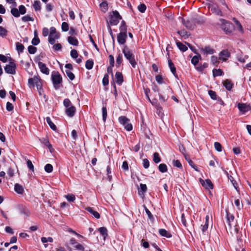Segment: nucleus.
<instances>
[{
  "instance_id": "f257e3e1",
  "label": "nucleus",
  "mask_w": 251,
  "mask_h": 251,
  "mask_svg": "<svg viewBox=\"0 0 251 251\" xmlns=\"http://www.w3.org/2000/svg\"><path fill=\"white\" fill-rule=\"evenodd\" d=\"M28 85L30 88H33L36 85L39 95L43 96L45 98L46 95L42 87V80L39 75H34L33 77L29 78L28 80Z\"/></svg>"
},
{
  "instance_id": "f03ea898",
  "label": "nucleus",
  "mask_w": 251,
  "mask_h": 251,
  "mask_svg": "<svg viewBox=\"0 0 251 251\" xmlns=\"http://www.w3.org/2000/svg\"><path fill=\"white\" fill-rule=\"evenodd\" d=\"M122 52L125 57L129 62L132 67L135 68L137 65V62L135 60V55L132 50L128 48L127 46L125 45L122 50Z\"/></svg>"
},
{
  "instance_id": "7ed1b4c3",
  "label": "nucleus",
  "mask_w": 251,
  "mask_h": 251,
  "mask_svg": "<svg viewBox=\"0 0 251 251\" xmlns=\"http://www.w3.org/2000/svg\"><path fill=\"white\" fill-rule=\"evenodd\" d=\"M221 27L222 30L225 32V33L227 35H230L233 29H234V25H233L225 20H221Z\"/></svg>"
},
{
  "instance_id": "20e7f679",
  "label": "nucleus",
  "mask_w": 251,
  "mask_h": 251,
  "mask_svg": "<svg viewBox=\"0 0 251 251\" xmlns=\"http://www.w3.org/2000/svg\"><path fill=\"white\" fill-rule=\"evenodd\" d=\"M51 80L54 88L57 90L59 89V84L62 83V78L58 72L53 71L51 74Z\"/></svg>"
},
{
  "instance_id": "39448f33",
  "label": "nucleus",
  "mask_w": 251,
  "mask_h": 251,
  "mask_svg": "<svg viewBox=\"0 0 251 251\" xmlns=\"http://www.w3.org/2000/svg\"><path fill=\"white\" fill-rule=\"evenodd\" d=\"M182 22L184 25L189 29H192L194 28L196 22L192 18L187 17L186 19L180 17Z\"/></svg>"
},
{
  "instance_id": "423d86ee",
  "label": "nucleus",
  "mask_w": 251,
  "mask_h": 251,
  "mask_svg": "<svg viewBox=\"0 0 251 251\" xmlns=\"http://www.w3.org/2000/svg\"><path fill=\"white\" fill-rule=\"evenodd\" d=\"M119 123L122 124L125 128L127 131H131L132 129V126L129 123V120L125 116H120L118 118Z\"/></svg>"
},
{
  "instance_id": "0eeeda50",
  "label": "nucleus",
  "mask_w": 251,
  "mask_h": 251,
  "mask_svg": "<svg viewBox=\"0 0 251 251\" xmlns=\"http://www.w3.org/2000/svg\"><path fill=\"white\" fill-rule=\"evenodd\" d=\"M26 9L23 5L19 7V9L16 8H13L11 10V13L13 16H20V14L24 15L26 13Z\"/></svg>"
},
{
  "instance_id": "6e6552de",
  "label": "nucleus",
  "mask_w": 251,
  "mask_h": 251,
  "mask_svg": "<svg viewBox=\"0 0 251 251\" xmlns=\"http://www.w3.org/2000/svg\"><path fill=\"white\" fill-rule=\"evenodd\" d=\"M16 64L13 61H11L9 64L4 67L5 72L9 74L14 75L16 73Z\"/></svg>"
},
{
  "instance_id": "1a4fd4ad",
  "label": "nucleus",
  "mask_w": 251,
  "mask_h": 251,
  "mask_svg": "<svg viewBox=\"0 0 251 251\" xmlns=\"http://www.w3.org/2000/svg\"><path fill=\"white\" fill-rule=\"evenodd\" d=\"M172 93V90L169 87H167L164 92V94H159V100L163 102L166 101L169 98V94Z\"/></svg>"
},
{
  "instance_id": "9d476101",
  "label": "nucleus",
  "mask_w": 251,
  "mask_h": 251,
  "mask_svg": "<svg viewBox=\"0 0 251 251\" xmlns=\"http://www.w3.org/2000/svg\"><path fill=\"white\" fill-rule=\"evenodd\" d=\"M238 108L240 111L244 114L251 110V107L247 103H239L238 104Z\"/></svg>"
},
{
  "instance_id": "9b49d317",
  "label": "nucleus",
  "mask_w": 251,
  "mask_h": 251,
  "mask_svg": "<svg viewBox=\"0 0 251 251\" xmlns=\"http://www.w3.org/2000/svg\"><path fill=\"white\" fill-rule=\"evenodd\" d=\"M219 59L226 61L230 56V52L227 50H223L219 53Z\"/></svg>"
},
{
  "instance_id": "f8f14e48",
  "label": "nucleus",
  "mask_w": 251,
  "mask_h": 251,
  "mask_svg": "<svg viewBox=\"0 0 251 251\" xmlns=\"http://www.w3.org/2000/svg\"><path fill=\"white\" fill-rule=\"evenodd\" d=\"M127 38V33L120 32L117 35V41L120 44L124 45Z\"/></svg>"
},
{
  "instance_id": "ddd939ff",
  "label": "nucleus",
  "mask_w": 251,
  "mask_h": 251,
  "mask_svg": "<svg viewBox=\"0 0 251 251\" xmlns=\"http://www.w3.org/2000/svg\"><path fill=\"white\" fill-rule=\"evenodd\" d=\"M200 50L204 54H212L215 52V50L209 46L205 47H201Z\"/></svg>"
},
{
  "instance_id": "4468645a",
  "label": "nucleus",
  "mask_w": 251,
  "mask_h": 251,
  "mask_svg": "<svg viewBox=\"0 0 251 251\" xmlns=\"http://www.w3.org/2000/svg\"><path fill=\"white\" fill-rule=\"evenodd\" d=\"M201 184L205 188L207 189H212L213 188V185L209 179L203 180L201 179H200Z\"/></svg>"
},
{
  "instance_id": "2eb2a0df",
  "label": "nucleus",
  "mask_w": 251,
  "mask_h": 251,
  "mask_svg": "<svg viewBox=\"0 0 251 251\" xmlns=\"http://www.w3.org/2000/svg\"><path fill=\"white\" fill-rule=\"evenodd\" d=\"M38 64L41 72L44 74L48 75L50 73V70L47 67L46 64L42 62H39Z\"/></svg>"
},
{
  "instance_id": "dca6fc26",
  "label": "nucleus",
  "mask_w": 251,
  "mask_h": 251,
  "mask_svg": "<svg viewBox=\"0 0 251 251\" xmlns=\"http://www.w3.org/2000/svg\"><path fill=\"white\" fill-rule=\"evenodd\" d=\"M115 79L116 82L119 85H121L124 81L123 75L122 73L117 72L115 74Z\"/></svg>"
},
{
  "instance_id": "f3484780",
  "label": "nucleus",
  "mask_w": 251,
  "mask_h": 251,
  "mask_svg": "<svg viewBox=\"0 0 251 251\" xmlns=\"http://www.w3.org/2000/svg\"><path fill=\"white\" fill-rule=\"evenodd\" d=\"M122 17H110L109 22L107 20H106V21L108 24H110L111 25H116L119 23V20L122 19Z\"/></svg>"
},
{
  "instance_id": "a211bd4d",
  "label": "nucleus",
  "mask_w": 251,
  "mask_h": 251,
  "mask_svg": "<svg viewBox=\"0 0 251 251\" xmlns=\"http://www.w3.org/2000/svg\"><path fill=\"white\" fill-rule=\"evenodd\" d=\"M226 221L228 225L230 227L232 226V223L233 222L234 216L233 214H230L228 210H226Z\"/></svg>"
},
{
  "instance_id": "6ab92c4d",
  "label": "nucleus",
  "mask_w": 251,
  "mask_h": 251,
  "mask_svg": "<svg viewBox=\"0 0 251 251\" xmlns=\"http://www.w3.org/2000/svg\"><path fill=\"white\" fill-rule=\"evenodd\" d=\"M75 107L74 106H71L66 108V113L67 116L72 117L75 115Z\"/></svg>"
},
{
  "instance_id": "aec40b11",
  "label": "nucleus",
  "mask_w": 251,
  "mask_h": 251,
  "mask_svg": "<svg viewBox=\"0 0 251 251\" xmlns=\"http://www.w3.org/2000/svg\"><path fill=\"white\" fill-rule=\"evenodd\" d=\"M100 8L101 11L103 13H105L108 10V8L107 2L106 0L102 1L100 4Z\"/></svg>"
},
{
  "instance_id": "412c9836",
  "label": "nucleus",
  "mask_w": 251,
  "mask_h": 251,
  "mask_svg": "<svg viewBox=\"0 0 251 251\" xmlns=\"http://www.w3.org/2000/svg\"><path fill=\"white\" fill-rule=\"evenodd\" d=\"M85 209L88 212L92 214L96 218L99 219L100 218V214L98 212L95 211L92 207H87Z\"/></svg>"
},
{
  "instance_id": "4be33fe9",
  "label": "nucleus",
  "mask_w": 251,
  "mask_h": 251,
  "mask_svg": "<svg viewBox=\"0 0 251 251\" xmlns=\"http://www.w3.org/2000/svg\"><path fill=\"white\" fill-rule=\"evenodd\" d=\"M14 190L17 193L21 195H22L24 192L23 187L18 183L15 184Z\"/></svg>"
},
{
  "instance_id": "5701e85b",
  "label": "nucleus",
  "mask_w": 251,
  "mask_h": 251,
  "mask_svg": "<svg viewBox=\"0 0 251 251\" xmlns=\"http://www.w3.org/2000/svg\"><path fill=\"white\" fill-rule=\"evenodd\" d=\"M223 84L227 90L230 91L232 89L233 84L231 81L226 79L223 81Z\"/></svg>"
},
{
  "instance_id": "b1692460",
  "label": "nucleus",
  "mask_w": 251,
  "mask_h": 251,
  "mask_svg": "<svg viewBox=\"0 0 251 251\" xmlns=\"http://www.w3.org/2000/svg\"><path fill=\"white\" fill-rule=\"evenodd\" d=\"M68 41L70 44L72 45L73 46H77L78 44V41L77 39L75 37H68Z\"/></svg>"
},
{
  "instance_id": "393cba45",
  "label": "nucleus",
  "mask_w": 251,
  "mask_h": 251,
  "mask_svg": "<svg viewBox=\"0 0 251 251\" xmlns=\"http://www.w3.org/2000/svg\"><path fill=\"white\" fill-rule=\"evenodd\" d=\"M201 59V55L199 53L193 56L191 59V63L195 66L198 64L200 60Z\"/></svg>"
},
{
  "instance_id": "a878e982",
  "label": "nucleus",
  "mask_w": 251,
  "mask_h": 251,
  "mask_svg": "<svg viewBox=\"0 0 251 251\" xmlns=\"http://www.w3.org/2000/svg\"><path fill=\"white\" fill-rule=\"evenodd\" d=\"M159 233L162 236L166 237L167 238H170L172 237L171 234L165 229H160L159 230Z\"/></svg>"
},
{
  "instance_id": "bb28decb",
  "label": "nucleus",
  "mask_w": 251,
  "mask_h": 251,
  "mask_svg": "<svg viewBox=\"0 0 251 251\" xmlns=\"http://www.w3.org/2000/svg\"><path fill=\"white\" fill-rule=\"evenodd\" d=\"M168 65L170 67V69L173 73V74L175 76H176V68L174 64V63L172 62V61L169 59L168 60Z\"/></svg>"
},
{
  "instance_id": "cd10ccee",
  "label": "nucleus",
  "mask_w": 251,
  "mask_h": 251,
  "mask_svg": "<svg viewBox=\"0 0 251 251\" xmlns=\"http://www.w3.org/2000/svg\"><path fill=\"white\" fill-rule=\"evenodd\" d=\"M176 44L178 48L183 52L186 51L188 50V48L182 43L176 41Z\"/></svg>"
},
{
  "instance_id": "c85d7f7f",
  "label": "nucleus",
  "mask_w": 251,
  "mask_h": 251,
  "mask_svg": "<svg viewBox=\"0 0 251 251\" xmlns=\"http://www.w3.org/2000/svg\"><path fill=\"white\" fill-rule=\"evenodd\" d=\"M147 187L146 184H140V189L138 190V193L139 195H144V194L147 191Z\"/></svg>"
},
{
  "instance_id": "c756f323",
  "label": "nucleus",
  "mask_w": 251,
  "mask_h": 251,
  "mask_svg": "<svg viewBox=\"0 0 251 251\" xmlns=\"http://www.w3.org/2000/svg\"><path fill=\"white\" fill-rule=\"evenodd\" d=\"M177 33L182 38H184L185 39L187 38L190 35V34L188 32L184 30L178 31Z\"/></svg>"
},
{
  "instance_id": "7c9ffc66",
  "label": "nucleus",
  "mask_w": 251,
  "mask_h": 251,
  "mask_svg": "<svg viewBox=\"0 0 251 251\" xmlns=\"http://www.w3.org/2000/svg\"><path fill=\"white\" fill-rule=\"evenodd\" d=\"M119 29L120 30V32L127 33V26L125 21L123 20L122 21Z\"/></svg>"
},
{
  "instance_id": "2f4dec72",
  "label": "nucleus",
  "mask_w": 251,
  "mask_h": 251,
  "mask_svg": "<svg viewBox=\"0 0 251 251\" xmlns=\"http://www.w3.org/2000/svg\"><path fill=\"white\" fill-rule=\"evenodd\" d=\"M59 38V34H55L54 36L49 35V42L53 45L55 42V39H58Z\"/></svg>"
},
{
  "instance_id": "473e14b6",
  "label": "nucleus",
  "mask_w": 251,
  "mask_h": 251,
  "mask_svg": "<svg viewBox=\"0 0 251 251\" xmlns=\"http://www.w3.org/2000/svg\"><path fill=\"white\" fill-rule=\"evenodd\" d=\"M209 216L208 215L205 217V222L204 225H201V230L203 232H205L208 227Z\"/></svg>"
},
{
  "instance_id": "72a5a7b5",
  "label": "nucleus",
  "mask_w": 251,
  "mask_h": 251,
  "mask_svg": "<svg viewBox=\"0 0 251 251\" xmlns=\"http://www.w3.org/2000/svg\"><path fill=\"white\" fill-rule=\"evenodd\" d=\"M101 235L103 236L104 239L107 236V230L105 227H101L98 229Z\"/></svg>"
},
{
  "instance_id": "f704fd0d",
  "label": "nucleus",
  "mask_w": 251,
  "mask_h": 251,
  "mask_svg": "<svg viewBox=\"0 0 251 251\" xmlns=\"http://www.w3.org/2000/svg\"><path fill=\"white\" fill-rule=\"evenodd\" d=\"M46 121L48 125L50 126V127L53 130H56V126L51 121L50 118L49 117L46 118Z\"/></svg>"
},
{
  "instance_id": "c9c22d12",
  "label": "nucleus",
  "mask_w": 251,
  "mask_h": 251,
  "mask_svg": "<svg viewBox=\"0 0 251 251\" xmlns=\"http://www.w3.org/2000/svg\"><path fill=\"white\" fill-rule=\"evenodd\" d=\"M94 65V61L92 59H89L86 61L85 63V67L88 70H91L93 68Z\"/></svg>"
},
{
  "instance_id": "e433bc0d",
  "label": "nucleus",
  "mask_w": 251,
  "mask_h": 251,
  "mask_svg": "<svg viewBox=\"0 0 251 251\" xmlns=\"http://www.w3.org/2000/svg\"><path fill=\"white\" fill-rule=\"evenodd\" d=\"M16 50H17V51L19 53L23 52L24 50V49H25L24 46L22 44H21L19 42L16 43Z\"/></svg>"
},
{
  "instance_id": "4c0bfd02",
  "label": "nucleus",
  "mask_w": 251,
  "mask_h": 251,
  "mask_svg": "<svg viewBox=\"0 0 251 251\" xmlns=\"http://www.w3.org/2000/svg\"><path fill=\"white\" fill-rule=\"evenodd\" d=\"M35 11H40L41 10V2L39 0H37L34 1L33 5Z\"/></svg>"
},
{
  "instance_id": "58836bf2",
  "label": "nucleus",
  "mask_w": 251,
  "mask_h": 251,
  "mask_svg": "<svg viewBox=\"0 0 251 251\" xmlns=\"http://www.w3.org/2000/svg\"><path fill=\"white\" fill-rule=\"evenodd\" d=\"M212 72H213V75L214 77L221 76L223 74L222 70L220 69H214L213 70Z\"/></svg>"
},
{
  "instance_id": "ea45409f",
  "label": "nucleus",
  "mask_w": 251,
  "mask_h": 251,
  "mask_svg": "<svg viewBox=\"0 0 251 251\" xmlns=\"http://www.w3.org/2000/svg\"><path fill=\"white\" fill-rule=\"evenodd\" d=\"M158 169L161 173H165L168 170L167 167L165 164H160L158 166Z\"/></svg>"
},
{
  "instance_id": "a19ab883",
  "label": "nucleus",
  "mask_w": 251,
  "mask_h": 251,
  "mask_svg": "<svg viewBox=\"0 0 251 251\" xmlns=\"http://www.w3.org/2000/svg\"><path fill=\"white\" fill-rule=\"evenodd\" d=\"M65 72H66V74L67 76L69 77V78L71 80H73L74 79V78L75 77V75L72 72H71L70 70H66L65 71Z\"/></svg>"
},
{
  "instance_id": "79ce46f5",
  "label": "nucleus",
  "mask_w": 251,
  "mask_h": 251,
  "mask_svg": "<svg viewBox=\"0 0 251 251\" xmlns=\"http://www.w3.org/2000/svg\"><path fill=\"white\" fill-rule=\"evenodd\" d=\"M153 160L155 163H158L161 161L159 154L158 152H154L153 153Z\"/></svg>"
},
{
  "instance_id": "37998d69",
  "label": "nucleus",
  "mask_w": 251,
  "mask_h": 251,
  "mask_svg": "<svg viewBox=\"0 0 251 251\" xmlns=\"http://www.w3.org/2000/svg\"><path fill=\"white\" fill-rule=\"evenodd\" d=\"M138 10L141 13H144L147 9L146 5L144 3H140L137 7Z\"/></svg>"
},
{
  "instance_id": "c03bdc74",
  "label": "nucleus",
  "mask_w": 251,
  "mask_h": 251,
  "mask_svg": "<svg viewBox=\"0 0 251 251\" xmlns=\"http://www.w3.org/2000/svg\"><path fill=\"white\" fill-rule=\"evenodd\" d=\"M102 84L104 86H107L109 84V75L108 74H105L102 79Z\"/></svg>"
},
{
  "instance_id": "a18cd8bd",
  "label": "nucleus",
  "mask_w": 251,
  "mask_h": 251,
  "mask_svg": "<svg viewBox=\"0 0 251 251\" xmlns=\"http://www.w3.org/2000/svg\"><path fill=\"white\" fill-rule=\"evenodd\" d=\"M123 61V56L122 54L120 53L118 54V56L116 58V66L117 67H119L120 64L122 63Z\"/></svg>"
},
{
  "instance_id": "49530a36",
  "label": "nucleus",
  "mask_w": 251,
  "mask_h": 251,
  "mask_svg": "<svg viewBox=\"0 0 251 251\" xmlns=\"http://www.w3.org/2000/svg\"><path fill=\"white\" fill-rule=\"evenodd\" d=\"M53 170V166L50 164H47L45 166V171L48 173H51Z\"/></svg>"
},
{
  "instance_id": "de8ad7c7",
  "label": "nucleus",
  "mask_w": 251,
  "mask_h": 251,
  "mask_svg": "<svg viewBox=\"0 0 251 251\" xmlns=\"http://www.w3.org/2000/svg\"><path fill=\"white\" fill-rule=\"evenodd\" d=\"M37 51V48L33 46H29L28 47V51L30 54H34L36 53Z\"/></svg>"
},
{
  "instance_id": "09e8293b",
  "label": "nucleus",
  "mask_w": 251,
  "mask_h": 251,
  "mask_svg": "<svg viewBox=\"0 0 251 251\" xmlns=\"http://www.w3.org/2000/svg\"><path fill=\"white\" fill-rule=\"evenodd\" d=\"M208 94L212 100H216L218 99L216 93L215 91L209 90Z\"/></svg>"
},
{
  "instance_id": "8fccbe9b",
  "label": "nucleus",
  "mask_w": 251,
  "mask_h": 251,
  "mask_svg": "<svg viewBox=\"0 0 251 251\" xmlns=\"http://www.w3.org/2000/svg\"><path fill=\"white\" fill-rule=\"evenodd\" d=\"M102 120L104 122H105L107 118V109L105 106H103L102 108Z\"/></svg>"
},
{
  "instance_id": "3c124183",
  "label": "nucleus",
  "mask_w": 251,
  "mask_h": 251,
  "mask_svg": "<svg viewBox=\"0 0 251 251\" xmlns=\"http://www.w3.org/2000/svg\"><path fill=\"white\" fill-rule=\"evenodd\" d=\"M40 43V39L37 35H35L34 37L32 39L31 43L34 46L38 45Z\"/></svg>"
},
{
  "instance_id": "603ef678",
  "label": "nucleus",
  "mask_w": 251,
  "mask_h": 251,
  "mask_svg": "<svg viewBox=\"0 0 251 251\" xmlns=\"http://www.w3.org/2000/svg\"><path fill=\"white\" fill-rule=\"evenodd\" d=\"M71 56L74 59H76L78 57V54L76 50L73 49L71 51Z\"/></svg>"
},
{
  "instance_id": "864d4df0",
  "label": "nucleus",
  "mask_w": 251,
  "mask_h": 251,
  "mask_svg": "<svg viewBox=\"0 0 251 251\" xmlns=\"http://www.w3.org/2000/svg\"><path fill=\"white\" fill-rule=\"evenodd\" d=\"M234 203L239 210H240L243 208V205L242 204H240V201L239 199H236L234 201Z\"/></svg>"
},
{
  "instance_id": "5fc2aeb1",
  "label": "nucleus",
  "mask_w": 251,
  "mask_h": 251,
  "mask_svg": "<svg viewBox=\"0 0 251 251\" xmlns=\"http://www.w3.org/2000/svg\"><path fill=\"white\" fill-rule=\"evenodd\" d=\"M214 147L215 150L219 152H220L222 151V145L219 142H216L214 143Z\"/></svg>"
},
{
  "instance_id": "6e6d98bb",
  "label": "nucleus",
  "mask_w": 251,
  "mask_h": 251,
  "mask_svg": "<svg viewBox=\"0 0 251 251\" xmlns=\"http://www.w3.org/2000/svg\"><path fill=\"white\" fill-rule=\"evenodd\" d=\"M66 198L70 202H73L75 199V196L73 194H68L66 196Z\"/></svg>"
},
{
  "instance_id": "4d7b16f0",
  "label": "nucleus",
  "mask_w": 251,
  "mask_h": 251,
  "mask_svg": "<svg viewBox=\"0 0 251 251\" xmlns=\"http://www.w3.org/2000/svg\"><path fill=\"white\" fill-rule=\"evenodd\" d=\"M7 31L3 27L0 26V36H5L7 35Z\"/></svg>"
},
{
  "instance_id": "13d9d810",
  "label": "nucleus",
  "mask_w": 251,
  "mask_h": 251,
  "mask_svg": "<svg viewBox=\"0 0 251 251\" xmlns=\"http://www.w3.org/2000/svg\"><path fill=\"white\" fill-rule=\"evenodd\" d=\"M61 28L63 31H67L69 30V25L66 22H63Z\"/></svg>"
},
{
  "instance_id": "bf43d9fd",
  "label": "nucleus",
  "mask_w": 251,
  "mask_h": 251,
  "mask_svg": "<svg viewBox=\"0 0 251 251\" xmlns=\"http://www.w3.org/2000/svg\"><path fill=\"white\" fill-rule=\"evenodd\" d=\"M52 49L55 51L60 50L62 49V45H61V44L59 43H57L56 44H54L52 47Z\"/></svg>"
},
{
  "instance_id": "052dcab7",
  "label": "nucleus",
  "mask_w": 251,
  "mask_h": 251,
  "mask_svg": "<svg viewBox=\"0 0 251 251\" xmlns=\"http://www.w3.org/2000/svg\"><path fill=\"white\" fill-rule=\"evenodd\" d=\"M173 165L179 168H182V166L180 162L178 160H174L173 162Z\"/></svg>"
},
{
  "instance_id": "680f3d73",
  "label": "nucleus",
  "mask_w": 251,
  "mask_h": 251,
  "mask_svg": "<svg viewBox=\"0 0 251 251\" xmlns=\"http://www.w3.org/2000/svg\"><path fill=\"white\" fill-rule=\"evenodd\" d=\"M211 62L212 64L217 66L218 64L217 57L216 56H212L211 57Z\"/></svg>"
},
{
  "instance_id": "e2e57ef3",
  "label": "nucleus",
  "mask_w": 251,
  "mask_h": 251,
  "mask_svg": "<svg viewBox=\"0 0 251 251\" xmlns=\"http://www.w3.org/2000/svg\"><path fill=\"white\" fill-rule=\"evenodd\" d=\"M27 166L28 168L32 172H34V166L30 160H27L26 162Z\"/></svg>"
},
{
  "instance_id": "0e129e2a",
  "label": "nucleus",
  "mask_w": 251,
  "mask_h": 251,
  "mask_svg": "<svg viewBox=\"0 0 251 251\" xmlns=\"http://www.w3.org/2000/svg\"><path fill=\"white\" fill-rule=\"evenodd\" d=\"M233 20L236 23V25H237L238 29L240 31L242 32L243 30V29L242 25L240 24V23L239 22V21L236 19H235V18H233Z\"/></svg>"
},
{
  "instance_id": "69168bd1",
  "label": "nucleus",
  "mask_w": 251,
  "mask_h": 251,
  "mask_svg": "<svg viewBox=\"0 0 251 251\" xmlns=\"http://www.w3.org/2000/svg\"><path fill=\"white\" fill-rule=\"evenodd\" d=\"M63 104L66 107L68 108L69 107H70L71 105V102L68 99H65L63 101Z\"/></svg>"
},
{
  "instance_id": "338daca9",
  "label": "nucleus",
  "mask_w": 251,
  "mask_h": 251,
  "mask_svg": "<svg viewBox=\"0 0 251 251\" xmlns=\"http://www.w3.org/2000/svg\"><path fill=\"white\" fill-rule=\"evenodd\" d=\"M55 34H59L57 33L56 28L55 27H50V33L49 35H50L51 36H54Z\"/></svg>"
},
{
  "instance_id": "774afa93",
  "label": "nucleus",
  "mask_w": 251,
  "mask_h": 251,
  "mask_svg": "<svg viewBox=\"0 0 251 251\" xmlns=\"http://www.w3.org/2000/svg\"><path fill=\"white\" fill-rule=\"evenodd\" d=\"M156 81L159 84H162L163 83V78L161 75H157L155 77Z\"/></svg>"
}]
</instances>
